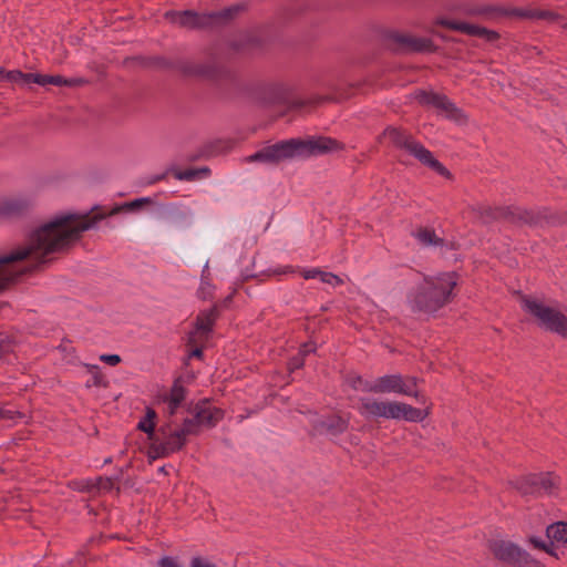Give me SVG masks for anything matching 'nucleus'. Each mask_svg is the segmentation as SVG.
<instances>
[{"mask_svg":"<svg viewBox=\"0 0 567 567\" xmlns=\"http://www.w3.org/2000/svg\"><path fill=\"white\" fill-rule=\"evenodd\" d=\"M151 204V198L142 197L115 206L107 214L100 213L95 207L87 214L64 213L49 218L29 235L24 245L0 254V293L23 272L21 261L31 260L37 264L51 261L53 255L69 250L85 230L93 228L107 215L140 210Z\"/></svg>","mask_w":567,"mask_h":567,"instance_id":"nucleus-1","label":"nucleus"},{"mask_svg":"<svg viewBox=\"0 0 567 567\" xmlns=\"http://www.w3.org/2000/svg\"><path fill=\"white\" fill-rule=\"evenodd\" d=\"M458 276L454 271L426 276L408 295V303L412 311L435 312L454 297Z\"/></svg>","mask_w":567,"mask_h":567,"instance_id":"nucleus-2","label":"nucleus"},{"mask_svg":"<svg viewBox=\"0 0 567 567\" xmlns=\"http://www.w3.org/2000/svg\"><path fill=\"white\" fill-rule=\"evenodd\" d=\"M358 411L368 420L382 417L408 422H422L430 414V408L416 409L404 402L380 400L370 396L359 400Z\"/></svg>","mask_w":567,"mask_h":567,"instance_id":"nucleus-3","label":"nucleus"},{"mask_svg":"<svg viewBox=\"0 0 567 567\" xmlns=\"http://www.w3.org/2000/svg\"><path fill=\"white\" fill-rule=\"evenodd\" d=\"M197 435L192 421L185 417L181 423L169 420L158 429V440L150 445L153 457H166L181 451L187 443V437Z\"/></svg>","mask_w":567,"mask_h":567,"instance_id":"nucleus-4","label":"nucleus"},{"mask_svg":"<svg viewBox=\"0 0 567 567\" xmlns=\"http://www.w3.org/2000/svg\"><path fill=\"white\" fill-rule=\"evenodd\" d=\"M386 141L396 147L404 148L423 165L432 168L441 176L450 177V172L437 159L434 158L433 154L421 143L413 140L412 136L405 131L392 126L385 128L382 135L379 137V142L383 143Z\"/></svg>","mask_w":567,"mask_h":567,"instance_id":"nucleus-5","label":"nucleus"},{"mask_svg":"<svg viewBox=\"0 0 567 567\" xmlns=\"http://www.w3.org/2000/svg\"><path fill=\"white\" fill-rule=\"evenodd\" d=\"M362 384L361 390L374 394L396 393L408 396H413L417 400H422L423 396L417 390L419 379L415 377H404L402 374H385L377 378L373 381H362L358 379Z\"/></svg>","mask_w":567,"mask_h":567,"instance_id":"nucleus-6","label":"nucleus"},{"mask_svg":"<svg viewBox=\"0 0 567 567\" xmlns=\"http://www.w3.org/2000/svg\"><path fill=\"white\" fill-rule=\"evenodd\" d=\"M524 310L535 318L538 326L567 339V317L558 309L537 298H522Z\"/></svg>","mask_w":567,"mask_h":567,"instance_id":"nucleus-7","label":"nucleus"},{"mask_svg":"<svg viewBox=\"0 0 567 567\" xmlns=\"http://www.w3.org/2000/svg\"><path fill=\"white\" fill-rule=\"evenodd\" d=\"M239 11L238 7L224 9L213 13H197L194 11H172L166 13V18L173 23L184 28H205L218 20L231 19Z\"/></svg>","mask_w":567,"mask_h":567,"instance_id":"nucleus-8","label":"nucleus"},{"mask_svg":"<svg viewBox=\"0 0 567 567\" xmlns=\"http://www.w3.org/2000/svg\"><path fill=\"white\" fill-rule=\"evenodd\" d=\"M414 99L424 106H432L439 110L444 116L455 123L463 125L467 122V115L457 107L447 96L433 91H417Z\"/></svg>","mask_w":567,"mask_h":567,"instance_id":"nucleus-9","label":"nucleus"},{"mask_svg":"<svg viewBox=\"0 0 567 567\" xmlns=\"http://www.w3.org/2000/svg\"><path fill=\"white\" fill-rule=\"evenodd\" d=\"M489 549L495 558L512 567H530L535 564L526 550L509 540H494Z\"/></svg>","mask_w":567,"mask_h":567,"instance_id":"nucleus-10","label":"nucleus"},{"mask_svg":"<svg viewBox=\"0 0 567 567\" xmlns=\"http://www.w3.org/2000/svg\"><path fill=\"white\" fill-rule=\"evenodd\" d=\"M293 155L296 157H310L318 156L343 148L342 144L338 141L319 136L308 138H291Z\"/></svg>","mask_w":567,"mask_h":567,"instance_id":"nucleus-11","label":"nucleus"},{"mask_svg":"<svg viewBox=\"0 0 567 567\" xmlns=\"http://www.w3.org/2000/svg\"><path fill=\"white\" fill-rule=\"evenodd\" d=\"M295 158L291 140L284 141L261 148L257 153L245 157L246 163L259 162L267 165H277L282 161Z\"/></svg>","mask_w":567,"mask_h":567,"instance_id":"nucleus-12","label":"nucleus"},{"mask_svg":"<svg viewBox=\"0 0 567 567\" xmlns=\"http://www.w3.org/2000/svg\"><path fill=\"white\" fill-rule=\"evenodd\" d=\"M35 198L28 193H20L0 198V219L21 217L33 209Z\"/></svg>","mask_w":567,"mask_h":567,"instance_id":"nucleus-13","label":"nucleus"},{"mask_svg":"<svg viewBox=\"0 0 567 567\" xmlns=\"http://www.w3.org/2000/svg\"><path fill=\"white\" fill-rule=\"evenodd\" d=\"M223 417L224 411L221 409L210 404L208 401H202L194 406L192 415L187 416V420L192 421L198 435L203 429L216 426Z\"/></svg>","mask_w":567,"mask_h":567,"instance_id":"nucleus-14","label":"nucleus"},{"mask_svg":"<svg viewBox=\"0 0 567 567\" xmlns=\"http://www.w3.org/2000/svg\"><path fill=\"white\" fill-rule=\"evenodd\" d=\"M437 24L443 25L447 29L460 31L471 37H476L485 40L486 42L493 43L498 40L499 34L476 24H471L463 21L450 20V19H439Z\"/></svg>","mask_w":567,"mask_h":567,"instance_id":"nucleus-15","label":"nucleus"},{"mask_svg":"<svg viewBox=\"0 0 567 567\" xmlns=\"http://www.w3.org/2000/svg\"><path fill=\"white\" fill-rule=\"evenodd\" d=\"M289 89L282 83H271L258 87L254 99L265 105L281 104L287 101Z\"/></svg>","mask_w":567,"mask_h":567,"instance_id":"nucleus-16","label":"nucleus"},{"mask_svg":"<svg viewBox=\"0 0 567 567\" xmlns=\"http://www.w3.org/2000/svg\"><path fill=\"white\" fill-rule=\"evenodd\" d=\"M216 320V310L210 309L202 312L196 320V327L193 332L189 333L188 342L196 346L206 340L208 333L212 331L213 324Z\"/></svg>","mask_w":567,"mask_h":567,"instance_id":"nucleus-17","label":"nucleus"},{"mask_svg":"<svg viewBox=\"0 0 567 567\" xmlns=\"http://www.w3.org/2000/svg\"><path fill=\"white\" fill-rule=\"evenodd\" d=\"M186 398V390L179 380H176L168 394L163 396V402L166 404V413L173 416L179 405Z\"/></svg>","mask_w":567,"mask_h":567,"instance_id":"nucleus-18","label":"nucleus"},{"mask_svg":"<svg viewBox=\"0 0 567 567\" xmlns=\"http://www.w3.org/2000/svg\"><path fill=\"white\" fill-rule=\"evenodd\" d=\"M349 421L339 415H330L319 421L317 429L331 436H337L348 429Z\"/></svg>","mask_w":567,"mask_h":567,"instance_id":"nucleus-19","label":"nucleus"},{"mask_svg":"<svg viewBox=\"0 0 567 567\" xmlns=\"http://www.w3.org/2000/svg\"><path fill=\"white\" fill-rule=\"evenodd\" d=\"M559 485V478L551 473L535 474L536 496L553 495Z\"/></svg>","mask_w":567,"mask_h":567,"instance_id":"nucleus-20","label":"nucleus"},{"mask_svg":"<svg viewBox=\"0 0 567 567\" xmlns=\"http://www.w3.org/2000/svg\"><path fill=\"white\" fill-rule=\"evenodd\" d=\"M395 41L410 51H429L432 49V41L426 38H419L411 34H399Z\"/></svg>","mask_w":567,"mask_h":567,"instance_id":"nucleus-21","label":"nucleus"},{"mask_svg":"<svg viewBox=\"0 0 567 567\" xmlns=\"http://www.w3.org/2000/svg\"><path fill=\"white\" fill-rule=\"evenodd\" d=\"M506 219L514 223L522 224H536L538 221V214L534 210L522 207H506Z\"/></svg>","mask_w":567,"mask_h":567,"instance_id":"nucleus-22","label":"nucleus"},{"mask_svg":"<svg viewBox=\"0 0 567 567\" xmlns=\"http://www.w3.org/2000/svg\"><path fill=\"white\" fill-rule=\"evenodd\" d=\"M34 83L39 85H47V84H53L58 86H75L83 83V80L81 79H65L61 75H41L34 78Z\"/></svg>","mask_w":567,"mask_h":567,"instance_id":"nucleus-23","label":"nucleus"},{"mask_svg":"<svg viewBox=\"0 0 567 567\" xmlns=\"http://www.w3.org/2000/svg\"><path fill=\"white\" fill-rule=\"evenodd\" d=\"M511 484L524 496H536L535 474L517 477Z\"/></svg>","mask_w":567,"mask_h":567,"instance_id":"nucleus-24","label":"nucleus"},{"mask_svg":"<svg viewBox=\"0 0 567 567\" xmlns=\"http://www.w3.org/2000/svg\"><path fill=\"white\" fill-rule=\"evenodd\" d=\"M474 210L485 224L491 223L494 219L506 217V208H493L487 205H478Z\"/></svg>","mask_w":567,"mask_h":567,"instance_id":"nucleus-25","label":"nucleus"},{"mask_svg":"<svg viewBox=\"0 0 567 567\" xmlns=\"http://www.w3.org/2000/svg\"><path fill=\"white\" fill-rule=\"evenodd\" d=\"M155 417H156V412L152 409H147L146 415L137 424L138 430L148 434V439H150L151 443H154L155 440H158V432L157 433L154 432Z\"/></svg>","mask_w":567,"mask_h":567,"instance_id":"nucleus-26","label":"nucleus"},{"mask_svg":"<svg viewBox=\"0 0 567 567\" xmlns=\"http://www.w3.org/2000/svg\"><path fill=\"white\" fill-rule=\"evenodd\" d=\"M546 535L551 542L567 543V524L557 522L549 525L546 529Z\"/></svg>","mask_w":567,"mask_h":567,"instance_id":"nucleus-27","label":"nucleus"},{"mask_svg":"<svg viewBox=\"0 0 567 567\" xmlns=\"http://www.w3.org/2000/svg\"><path fill=\"white\" fill-rule=\"evenodd\" d=\"M414 236L424 246H436L440 245L442 241V239L437 237L435 231L429 228L417 229Z\"/></svg>","mask_w":567,"mask_h":567,"instance_id":"nucleus-28","label":"nucleus"},{"mask_svg":"<svg viewBox=\"0 0 567 567\" xmlns=\"http://www.w3.org/2000/svg\"><path fill=\"white\" fill-rule=\"evenodd\" d=\"M209 174V169L207 167L198 168V169H187V171H178L174 173L176 179L179 181H194L196 178L206 177Z\"/></svg>","mask_w":567,"mask_h":567,"instance_id":"nucleus-29","label":"nucleus"},{"mask_svg":"<svg viewBox=\"0 0 567 567\" xmlns=\"http://www.w3.org/2000/svg\"><path fill=\"white\" fill-rule=\"evenodd\" d=\"M14 340L12 337L0 333V363L7 360V357L13 352Z\"/></svg>","mask_w":567,"mask_h":567,"instance_id":"nucleus-30","label":"nucleus"},{"mask_svg":"<svg viewBox=\"0 0 567 567\" xmlns=\"http://www.w3.org/2000/svg\"><path fill=\"white\" fill-rule=\"evenodd\" d=\"M84 367L87 369V372L92 375V383L95 386L103 385V375L100 371L99 365L94 364H84Z\"/></svg>","mask_w":567,"mask_h":567,"instance_id":"nucleus-31","label":"nucleus"},{"mask_svg":"<svg viewBox=\"0 0 567 567\" xmlns=\"http://www.w3.org/2000/svg\"><path fill=\"white\" fill-rule=\"evenodd\" d=\"M320 281L332 287H337L343 284V280L339 276L326 271H322V274L320 275Z\"/></svg>","mask_w":567,"mask_h":567,"instance_id":"nucleus-32","label":"nucleus"},{"mask_svg":"<svg viewBox=\"0 0 567 567\" xmlns=\"http://www.w3.org/2000/svg\"><path fill=\"white\" fill-rule=\"evenodd\" d=\"M529 543L535 547V548H538L540 550H544L546 553H551V544H547L540 539H538L537 537H530L529 538Z\"/></svg>","mask_w":567,"mask_h":567,"instance_id":"nucleus-33","label":"nucleus"},{"mask_svg":"<svg viewBox=\"0 0 567 567\" xmlns=\"http://www.w3.org/2000/svg\"><path fill=\"white\" fill-rule=\"evenodd\" d=\"M100 360L109 365L115 367L121 362V357L118 354H102L100 355Z\"/></svg>","mask_w":567,"mask_h":567,"instance_id":"nucleus-34","label":"nucleus"},{"mask_svg":"<svg viewBox=\"0 0 567 567\" xmlns=\"http://www.w3.org/2000/svg\"><path fill=\"white\" fill-rule=\"evenodd\" d=\"M212 291H213V286L209 284V281H207L206 279L203 278L202 284H200V289H199L202 297L203 298L209 297L212 295Z\"/></svg>","mask_w":567,"mask_h":567,"instance_id":"nucleus-35","label":"nucleus"},{"mask_svg":"<svg viewBox=\"0 0 567 567\" xmlns=\"http://www.w3.org/2000/svg\"><path fill=\"white\" fill-rule=\"evenodd\" d=\"M190 567H216V566L205 559L195 557V558H193V560L190 563Z\"/></svg>","mask_w":567,"mask_h":567,"instance_id":"nucleus-36","label":"nucleus"},{"mask_svg":"<svg viewBox=\"0 0 567 567\" xmlns=\"http://www.w3.org/2000/svg\"><path fill=\"white\" fill-rule=\"evenodd\" d=\"M303 365V357L298 354L297 357H295L293 359H291V361L289 362V369L290 370H296V369H299Z\"/></svg>","mask_w":567,"mask_h":567,"instance_id":"nucleus-37","label":"nucleus"},{"mask_svg":"<svg viewBox=\"0 0 567 567\" xmlns=\"http://www.w3.org/2000/svg\"><path fill=\"white\" fill-rule=\"evenodd\" d=\"M3 415L1 416V420H13L14 417H22L23 415L18 411H10L2 409Z\"/></svg>","mask_w":567,"mask_h":567,"instance_id":"nucleus-38","label":"nucleus"},{"mask_svg":"<svg viewBox=\"0 0 567 567\" xmlns=\"http://www.w3.org/2000/svg\"><path fill=\"white\" fill-rule=\"evenodd\" d=\"M322 274L321 270L319 269H309V270H305L302 272V276L305 279H313V278H319L320 279V275Z\"/></svg>","mask_w":567,"mask_h":567,"instance_id":"nucleus-39","label":"nucleus"},{"mask_svg":"<svg viewBox=\"0 0 567 567\" xmlns=\"http://www.w3.org/2000/svg\"><path fill=\"white\" fill-rule=\"evenodd\" d=\"M308 104H310V101L298 99L290 102V109L299 110Z\"/></svg>","mask_w":567,"mask_h":567,"instance_id":"nucleus-40","label":"nucleus"},{"mask_svg":"<svg viewBox=\"0 0 567 567\" xmlns=\"http://www.w3.org/2000/svg\"><path fill=\"white\" fill-rule=\"evenodd\" d=\"M23 73L21 71H11L7 74V78L12 82L22 81Z\"/></svg>","mask_w":567,"mask_h":567,"instance_id":"nucleus-41","label":"nucleus"},{"mask_svg":"<svg viewBox=\"0 0 567 567\" xmlns=\"http://www.w3.org/2000/svg\"><path fill=\"white\" fill-rule=\"evenodd\" d=\"M159 567H179L172 558L165 557L159 561Z\"/></svg>","mask_w":567,"mask_h":567,"instance_id":"nucleus-42","label":"nucleus"},{"mask_svg":"<svg viewBox=\"0 0 567 567\" xmlns=\"http://www.w3.org/2000/svg\"><path fill=\"white\" fill-rule=\"evenodd\" d=\"M532 17L542 18V19H553L555 14L549 11H539L532 14Z\"/></svg>","mask_w":567,"mask_h":567,"instance_id":"nucleus-43","label":"nucleus"},{"mask_svg":"<svg viewBox=\"0 0 567 567\" xmlns=\"http://www.w3.org/2000/svg\"><path fill=\"white\" fill-rule=\"evenodd\" d=\"M315 351V347L313 344L311 343H306L303 344V347L301 348L300 350V355H302L305 358L306 354L310 353V352H313Z\"/></svg>","mask_w":567,"mask_h":567,"instance_id":"nucleus-44","label":"nucleus"},{"mask_svg":"<svg viewBox=\"0 0 567 567\" xmlns=\"http://www.w3.org/2000/svg\"><path fill=\"white\" fill-rule=\"evenodd\" d=\"M24 76H22V82L24 83H34V78L41 76L42 74H35V73H23Z\"/></svg>","mask_w":567,"mask_h":567,"instance_id":"nucleus-45","label":"nucleus"},{"mask_svg":"<svg viewBox=\"0 0 567 567\" xmlns=\"http://www.w3.org/2000/svg\"><path fill=\"white\" fill-rule=\"evenodd\" d=\"M113 486V483L111 480L106 478V480H100V488L102 489H109Z\"/></svg>","mask_w":567,"mask_h":567,"instance_id":"nucleus-46","label":"nucleus"},{"mask_svg":"<svg viewBox=\"0 0 567 567\" xmlns=\"http://www.w3.org/2000/svg\"><path fill=\"white\" fill-rule=\"evenodd\" d=\"M203 355V351L200 348H195L192 352H190V357H195V358H200Z\"/></svg>","mask_w":567,"mask_h":567,"instance_id":"nucleus-47","label":"nucleus"},{"mask_svg":"<svg viewBox=\"0 0 567 567\" xmlns=\"http://www.w3.org/2000/svg\"><path fill=\"white\" fill-rule=\"evenodd\" d=\"M231 299H233V293L224 299L223 305L225 307H227L231 302Z\"/></svg>","mask_w":567,"mask_h":567,"instance_id":"nucleus-48","label":"nucleus"},{"mask_svg":"<svg viewBox=\"0 0 567 567\" xmlns=\"http://www.w3.org/2000/svg\"><path fill=\"white\" fill-rule=\"evenodd\" d=\"M198 72H199V73H206V74H208V73H209L208 71L204 70L203 68H200V69L198 70Z\"/></svg>","mask_w":567,"mask_h":567,"instance_id":"nucleus-49","label":"nucleus"},{"mask_svg":"<svg viewBox=\"0 0 567 567\" xmlns=\"http://www.w3.org/2000/svg\"><path fill=\"white\" fill-rule=\"evenodd\" d=\"M550 544L553 545V542ZM548 554L551 555V556H555V557L557 556L553 548H551V553H548Z\"/></svg>","mask_w":567,"mask_h":567,"instance_id":"nucleus-50","label":"nucleus"},{"mask_svg":"<svg viewBox=\"0 0 567 567\" xmlns=\"http://www.w3.org/2000/svg\"><path fill=\"white\" fill-rule=\"evenodd\" d=\"M2 73V70L0 69V74Z\"/></svg>","mask_w":567,"mask_h":567,"instance_id":"nucleus-51","label":"nucleus"}]
</instances>
